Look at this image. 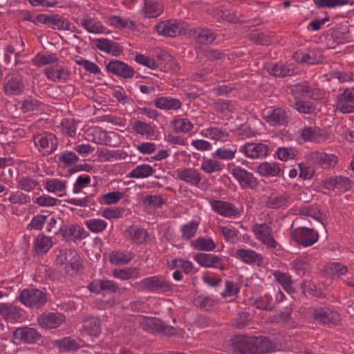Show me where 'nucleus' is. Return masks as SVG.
<instances>
[{
  "instance_id": "7ed1b4c3",
  "label": "nucleus",
  "mask_w": 354,
  "mask_h": 354,
  "mask_svg": "<svg viewBox=\"0 0 354 354\" xmlns=\"http://www.w3.org/2000/svg\"><path fill=\"white\" fill-rule=\"evenodd\" d=\"M255 237L268 249L274 250L279 246L272 228L266 223H255L252 227Z\"/></svg>"
},
{
  "instance_id": "a211bd4d",
  "label": "nucleus",
  "mask_w": 354,
  "mask_h": 354,
  "mask_svg": "<svg viewBox=\"0 0 354 354\" xmlns=\"http://www.w3.org/2000/svg\"><path fill=\"white\" fill-rule=\"evenodd\" d=\"M88 288L91 292L97 294L101 292L113 294L120 290L116 282L107 279H95L88 286Z\"/></svg>"
},
{
  "instance_id": "3c124183",
  "label": "nucleus",
  "mask_w": 354,
  "mask_h": 354,
  "mask_svg": "<svg viewBox=\"0 0 354 354\" xmlns=\"http://www.w3.org/2000/svg\"><path fill=\"white\" fill-rule=\"evenodd\" d=\"M58 57L54 53H39L32 59L33 64L37 66H41L50 64L56 63L58 61Z\"/></svg>"
},
{
  "instance_id": "f704fd0d",
  "label": "nucleus",
  "mask_w": 354,
  "mask_h": 354,
  "mask_svg": "<svg viewBox=\"0 0 354 354\" xmlns=\"http://www.w3.org/2000/svg\"><path fill=\"white\" fill-rule=\"evenodd\" d=\"M24 84L20 78L10 77L3 85L4 92L7 95H19L24 90Z\"/></svg>"
},
{
  "instance_id": "c85d7f7f",
  "label": "nucleus",
  "mask_w": 354,
  "mask_h": 354,
  "mask_svg": "<svg viewBox=\"0 0 354 354\" xmlns=\"http://www.w3.org/2000/svg\"><path fill=\"white\" fill-rule=\"evenodd\" d=\"M290 267L297 274L304 276L310 272V258L299 257L290 263Z\"/></svg>"
},
{
  "instance_id": "338daca9",
  "label": "nucleus",
  "mask_w": 354,
  "mask_h": 354,
  "mask_svg": "<svg viewBox=\"0 0 354 354\" xmlns=\"http://www.w3.org/2000/svg\"><path fill=\"white\" fill-rule=\"evenodd\" d=\"M176 132L187 133L193 129L192 123L187 118H176L173 122Z\"/></svg>"
},
{
  "instance_id": "e433bc0d",
  "label": "nucleus",
  "mask_w": 354,
  "mask_h": 354,
  "mask_svg": "<svg viewBox=\"0 0 354 354\" xmlns=\"http://www.w3.org/2000/svg\"><path fill=\"white\" fill-rule=\"evenodd\" d=\"M236 349L242 354H255L254 337H242L236 341Z\"/></svg>"
},
{
  "instance_id": "423d86ee",
  "label": "nucleus",
  "mask_w": 354,
  "mask_h": 354,
  "mask_svg": "<svg viewBox=\"0 0 354 354\" xmlns=\"http://www.w3.org/2000/svg\"><path fill=\"white\" fill-rule=\"evenodd\" d=\"M159 35L174 37L180 35L185 31L184 23L176 19L160 21L154 26Z\"/></svg>"
},
{
  "instance_id": "603ef678",
  "label": "nucleus",
  "mask_w": 354,
  "mask_h": 354,
  "mask_svg": "<svg viewBox=\"0 0 354 354\" xmlns=\"http://www.w3.org/2000/svg\"><path fill=\"white\" fill-rule=\"evenodd\" d=\"M8 201L13 205H26L30 203L31 198L29 195L19 189L12 192L8 198Z\"/></svg>"
},
{
  "instance_id": "7c9ffc66",
  "label": "nucleus",
  "mask_w": 354,
  "mask_h": 354,
  "mask_svg": "<svg viewBox=\"0 0 354 354\" xmlns=\"http://www.w3.org/2000/svg\"><path fill=\"white\" fill-rule=\"evenodd\" d=\"M202 135L211 140L216 141H225L229 137V133L225 129L211 127L202 131Z\"/></svg>"
},
{
  "instance_id": "5fc2aeb1",
  "label": "nucleus",
  "mask_w": 354,
  "mask_h": 354,
  "mask_svg": "<svg viewBox=\"0 0 354 354\" xmlns=\"http://www.w3.org/2000/svg\"><path fill=\"white\" fill-rule=\"evenodd\" d=\"M141 327L143 330L150 333H158L162 327V321L152 317H145L140 322Z\"/></svg>"
},
{
  "instance_id": "bf43d9fd",
  "label": "nucleus",
  "mask_w": 354,
  "mask_h": 354,
  "mask_svg": "<svg viewBox=\"0 0 354 354\" xmlns=\"http://www.w3.org/2000/svg\"><path fill=\"white\" fill-rule=\"evenodd\" d=\"M276 281L283 287L288 292L293 291L292 281L291 277L288 273L280 271H276L274 273Z\"/></svg>"
},
{
  "instance_id": "ea45409f",
  "label": "nucleus",
  "mask_w": 354,
  "mask_h": 354,
  "mask_svg": "<svg viewBox=\"0 0 354 354\" xmlns=\"http://www.w3.org/2000/svg\"><path fill=\"white\" fill-rule=\"evenodd\" d=\"M54 345L59 351L65 352L76 351L79 349L80 345L79 342L71 337H64L55 342Z\"/></svg>"
},
{
  "instance_id": "b1692460",
  "label": "nucleus",
  "mask_w": 354,
  "mask_h": 354,
  "mask_svg": "<svg viewBox=\"0 0 354 354\" xmlns=\"http://www.w3.org/2000/svg\"><path fill=\"white\" fill-rule=\"evenodd\" d=\"M308 158L324 169L333 167L337 162V157L335 155L317 151L310 153Z\"/></svg>"
},
{
  "instance_id": "de8ad7c7",
  "label": "nucleus",
  "mask_w": 354,
  "mask_h": 354,
  "mask_svg": "<svg viewBox=\"0 0 354 354\" xmlns=\"http://www.w3.org/2000/svg\"><path fill=\"white\" fill-rule=\"evenodd\" d=\"M133 255L131 252L124 251H113L109 254V261L112 264H127L131 261Z\"/></svg>"
},
{
  "instance_id": "9b49d317",
  "label": "nucleus",
  "mask_w": 354,
  "mask_h": 354,
  "mask_svg": "<svg viewBox=\"0 0 354 354\" xmlns=\"http://www.w3.org/2000/svg\"><path fill=\"white\" fill-rule=\"evenodd\" d=\"M263 119L272 126L284 125L290 121L287 112L282 108L264 110Z\"/></svg>"
},
{
  "instance_id": "4be33fe9",
  "label": "nucleus",
  "mask_w": 354,
  "mask_h": 354,
  "mask_svg": "<svg viewBox=\"0 0 354 354\" xmlns=\"http://www.w3.org/2000/svg\"><path fill=\"white\" fill-rule=\"evenodd\" d=\"M40 22L48 24L53 28L58 30H70L71 23L67 19L59 15H39L37 17Z\"/></svg>"
},
{
  "instance_id": "aec40b11",
  "label": "nucleus",
  "mask_w": 354,
  "mask_h": 354,
  "mask_svg": "<svg viewBox=\"0 0 354 354\" xmlns=\"http://www.w3.org/2000/svg\"><path fill=\"white\" fill-rule=\"evenodd\" d=\"M15 339L27 344H35L41 338V335L34 328L19 327L13 332Z\"/></svg>"
},
{
  "instance_id": "58836bf2",
  "label": "nucleus",
  "mask_w": 354,
  "mask_h": 354,
  "mask_svg": "<svg viewBox=\"0 0 354 354\" xmlns=\"http://www.w3.org/2000/svg\"><path fill=\"white\" fill-rule=\"evenodd\" d=\"M255 354H266L275 350V346L267 337H254Z\"/></svg>"
},
{
  "instance_id": "1a4fd4ad",
  "label": "nucleus",
  "mask_w": 354,
  "mask_h": 354,
  "mask_svg": "<svg viewBox=\"0 0 354 354\" xmlns=\"http://www.w3.org/2000/svg\"><path fill=\"white\" fill-rule=\"evenodd\" d=\"M66 320V317L58 312H44L37 317L38 324L46 329L58 328Z\"/></svg>"
},
{
  "instance_id": "39448f33",
  "label": "nucleus",
  "mask_w": 354,
  "mask_h": 354,
  "mask_svg": "<svg viewBox=\"0 0 354 354\" xmlns=\"http://www.w3.org/2000/svg\"><path fill=\"white\" fill-rule=\"evenodd\" d=\"M57 263L69 272L72 270L71 275L79 270L80 268V257L77 253L73 250L64 249L59 251L57 257Z\"/></svg>"
},
{
  "instance_id": "72a5a7b5",
  "label": "nucleus",
  "mask_w": 354,
  "mask_h": 354,
  "mask_svg": "<svg viewBox=\"0 0 354 354\" xmlns=\"http://www.w3.org/2000/svg\"><path fill=\"white\" fill-rule=\"evenodd\" d=\"M63 237L66 239H80L84 238V230L77 225H70L59 229Z\"/></svg>"
},
{
  "instance_id": "774afa93",
  "label": "nucleus",
  "mask_w": 354,
  "mask_h": 354,
  "mask_svg": "<svg viewBox=\"0 0 354 354\" xmlns=\"http://www.w3.org/2000/svg\"><path fill=\"white\" fill-rule=\"evenodd\" d=\"M86 226L92 232L100 233L106 229L107 223L102 219L91 218L86 221Z\"/></svg>"
},
{
  "instance_id": "bb28decb",
  "label": "nucleus",
  "mask_w": 354,
  "mask_h": 354,
  "mask_svg": "<svg viewBox=\"0 0 354 354\" xmlns=\"http://www.w3.org/2000/svg\"><path fill=\"white\" fill-rule=\"evenodd\" d=\"M95 46L99 50L110 53L113 56H119L122 53V49L116 42L108 39H97L95 40Z\"/></svg>"
},
{
  "instance_id": "412c9836",
  "label": "nucleus",
  "mask_w": 354,
  "mask_h": 354,
  "mask_svg": "<svg viewBox=\"0 0 354 354\" xmlns=\"http://www.w3.org/2000/svg\"><path fill=\"white\" fill-rule=\"evenodd\" d=\"M176 175L179 180L193 186H198L202 180L200 172L191 167L177 169Z\"/></svg>"
},
{
  "instance_id": "37998d69",
  "label": "nucleus",
  "mask_w": 354,
  "mask_h": 354,
  "mask_svg": "<svg viewBox=\"0 0 354 354\" xmlns=\"http://www.w3.org/2000/svg\"><path fill=\"white\" fill-rule=\"evenodd\" d=\"M82 327L86 333L91 336H97L101 333V322L97 317H88L86 319Z\"/></svg>"
},
{
  "instance_id": "9d476101",
  "label": "nucleus",
  "mask_w": 354,
  "mask_h": 354,
  "mask_svg": "<svg viewBox=\"0 0 354 354\" xmlns=\"http://www.w3.org/2000/svg\"><path fill=\"white\" fill-rule=\"evenodd\" d=\"M293 236L297 243L308 247L317 241L319 235L313 229L301 227L295 230Z\"/></svg>"
},
{
  "instance_id": "2eb2a0df",
  "label": "nucleus",
  "mask_w": 354,
  "mask_h": 354,
  "mask_svg": "<svg viewBox=\"0 0 354 354\" xmlns=\"http://www.w3.org/2000/svg\"><path fill=\"white\" fill-rule=\"evenodd\" d=\"M194 260L205 268H214L220 270H224L223 259L214 254L198 253L194 256Z\"/></svg>"
},
{
  "instance_id": "49530a36",
  "label": "nucleus",
  "mask_w": 354,
  "mask_h": 354,
  "mask_svg": "<svg viewBox=\"0 0 354 354\" xmlns=\"http://www.w3.org/2000/svg\"><path fill=\"white\" fill-rule=\"evenodd\" d=\"M193 248L198 251H213L216 248V243L211 238L199 237L192 242Z\"/></svg>"
},
{
  "instance_id": "ddd939ff",
  "label": "nucleus",
  "mask_w": 354,
  "mask_h": 354,
  "mask_svg": "<svg viewBox=\"0 0 354 354\" xmlns=\"http://www.w3.org/2000/svg\"><path fill=\"white\" fill-rule=\"evenodd\" d=\"M337 109L343 113L354 111V89L346 88L337 97Z\"/></svg>"
},
{
  "instance_id": "c756f323",
  "label": "nucleus",
  "mask_w": 354,
  "mask_h": 354,
  "mask_svg": "<svg viewBox=\"0 0 354 354\" xmlns=\"http://www.w3.org/2000/svg\"><path fill=\"white\" fill-rule=\"evenodd\" d=\"M17 187L26 192H31L35 190L41 191L39 181L30 176H21L17 178Z\"/></svg>"
},
{
  "instance_id": "473e14b6",
  "label": "nucleus",
  "mask_w": 354,
  "mask_h": 354,
  "mask_svg": "<svg viewBox=\"0 0 354 354\" xmlns=\"http://www.w3.org/2000/svg\"><path fill=\"white\" fill-rule=\"evenodd\" d=\"M0 314L7 320L18 321L22 314L20 310L10 304H3L0 306Z\"/></svg>"
},
{
  "instance_id": "13d9d810",
  "label": "nucleus",
  "mask_w": 354,
  "mask_h": 354,
  "mask_svg": "<svg viewBox=\"0 0 354 354\" xmlns=\"http://www.w3.org/2000/svg\"><path fill=\"white\" fill-rule=\"evenodd\" d=\"M99 156L104 158L106 161H111L113 160H122L127 157V153L123 149L118 150H102L99 153Z\"/></svg>"
},
{
  "instance_id": "c03bdc74",
  "label": "nucleus",
  "mask_w": 354,
  "mask_h": 354,
  "mask_svg": "<svg viewBox=\"0 0 354 354\" xmlns=\"http://www.w3.org/2000/svg\"><path fill=\"white\" fill-rule=\"evenodd\" d=\"M300 137L304 142H319L322 133L319 128L308 127L301 130Z\"/></svg>"
},
{
  "instance_id": "6ab92c4d",
  "label": "nucleus",
  "mask_w": 354,
  "mask_h": 354,
  "mask_svg": "<svg viewBox=\"0 0 354 354\" xmlns=\"http://www.w3.org/2000/svg\"><path fill=\"white\" fill-rule=\"evenodd\" d=\"M125 239L133 244H142L149 239V234L142 227L132 225L128 227L123 233Z\"/></svg>"
},
{
  "instance_id": "0eeeda50",
  "label": "nucleus",
  "mask_w": 354,
  "mask_h": 354,
  "mask_svg": "<svg viewBox=\"0 0 354 354\" xmlns=\"http://www.w3.org/2000/svg\"><path fill=\"white\" fill-rule=\"evenodd\" d=\"M209 203L214 212L224 217L236 218L241 214V209L231 203L214 199Z\"/></svg>"
},
{
  "instance_id": "f3484780",
  "label": "nucleus",
  "mask_w": 354,
  "mask_h": 354,
  "mask_svg": "<svg viewBox=\"0 0 354 354\" xmlns=\"http://www.w3.org/2000/svg\"><path fill=\"white\" fill-rule=\"evenodd\" d=\"M46 77L55 82H65L70 77L71 72L65 67L59 64H52L44 70Z\"/></svg>"
},
{
  "instance_id": "69168bd1",
  "label": "nucleus",
  "mask_w": 354,
  "mask_h": 354,
  "mask_svg": "<svg viewBox=\"0 0 354 354\" xmlns=\"http://www.w3.org/2000/svg\"><path fill=\"white\" fill-rule=\"evenodd\" d=\"M254 305L256 308L267 311H270L274 308V302L272 297L268 295H265L257 299Z\"/></svg>"
},
{
  "instance_id": "864d4df0",
  "label": "nucleus",
  "mask_w": 354,
  "mask_h": 354,
  "mask_svg": "<svg viewBox=\"0 0 354 354\" xmlns=\"http://www.w3.org/2000/svg\"><path fill=\"white\" fill-rule=\"evenodd\" d=\"M268 72L274 76L286 77L291 76L294 74V70L292 68L285 65H280L279 64H274L268 66Z\"/></svg>"
},
{
  "instance_id": "4468645a",
  "label": "nucleus",
  "mask_w": 354,
  "mask_h": 354,
  "mask_svg": "<svg viewBox=\"0 0 354 354\" xmlns=\"http://www.w3.org/2000/svg\"><path fill=\"white\" fill-rule=\"evenodd\" d=\"M106 68L109 73L123 78H131L135 75L134 69L127 64L116 59H112L106 63Z\"/></svg>"
},
{
  "instance_id": "680f3d73",
  "label": "nucleus",
  "mask_w": 354,
  "mask_h": 354,
  "mask_svg": "<svg viewBox=\"0 0 354 354\" xmlns=\"http://www.w3.org/2000/svg\"><path fill=\"white\" fill-rule=\"evenodd\" d=\"M100 136L102 142L107 146L116 147L120 144L118 135L113 131H102Z\"/></svg>"
},
{
  "instance_id": "052dcab7",
  "label": "nucleus",
  "mask_w": 354,
  "mask_h": 354,
  "mask_svg": "<svg viewBox=\"0 0 354 354\" xmlns=\"http://www.w3.org/2000/svg\"><path fill=\"white\" fill-rule=\"evenodd\" d=\"M163 12V6L159 2L151 0L145 2V13L148 17H156Z\"/></svg>"
},
{
  "instance_id": "20e7f679",
  "label": "nucleus",
  "mask_w": 354,
  "mask_h": 354,
  "mask_svg": "<svg viewBox=\"0 0 354 354\" xmlns=\"http://www.w3.org/2000/svg\"><path fill=\"white\" fill-rule=\"evenodd\" d=\"M229 171L238 181L243 189H254L258 185V181L254 175L234 163L230 164Z\"/></svg>"
},
{
  "instance_id": "09e8293b",
  "label": "nucleus",
  "mask_w": 354,
  "mask_h": 354,
  "mask_svg": "<svg viewBox=\"0 0 354 354\" xmlns=\"http://www.w3.org/2000/svg\"><path fill=\"white\" fill-rule=\"evenodd\" d=\"M44 188L50 193L58 194L66 189V182L57 178L47 180L44 185Z\"/></svg>"
},
{
  "instance_id": "e2e57ef3",
  "label": "nucleus",
  "mask_w": 354,
  "mask_h": 354,
  "mask_svg": "<svg viewBox=\"0 0 354 354\" xmlns=\"http://www.w3.org/2000/svg\"><path fill=\"white\" fill-rule=\"evenodd\" d=\"M223 169L222 164L216 160L205 158L201 164V169L207 174L220 171Z\"/></svg>"
},
{
  "instance_id": "393cba45",
  "label": "nucleus",
  "mask_w": 354,
  "mask_h": 354,
  "mask_svg": "<svg viewBox=\"0 0 354 354\" xmlns=\"http://www.w3.org/2000/svg\"><path fill=\"white\" fill-rule=\"evenodd\" d=\"M324 185L325 188L328 189H337L341 192H346L351 189V180L346 176H334L326 179Z\"/></svg>"
},
{
  "instance_id": "5701e85b",
  "label": "nucleus",
  "mask_w": 354,
  "mask_h": 354,
  "mask_svg": "<svg viewBox=\"0 0 354 354\" xmlns=\"http://www.w3.org/2000/svg\"><path fill=\"white\" fill-rule=\"evenodd\" d=\"M76 22L91 33L100 34L103 33L105 30L104 26L100 21L89 15H84L82 18H77Z\"/></svg>"
},
{
  "instance_id": "f257e3e1",
  "label": "nucleus",
  "mask_w": 354,
  "mask_h": 354,
  "mask_svg": "<svg viewBox=\"0 0 354 354\" xmlns=\"http://www.w3.org/2000/svg\"><path fill=\"white\" fill-rule=\"evenodd\" d=\"M20 301L26 306L32 309H39L48 301L45 292L37 288H26L23 290L19 297Z\"/></svg>"
},
{
  "instance_id": "79ce46f5",
  "label": "nucleus",
  "mask_w": 354,
  "mask_h": 354,
  "mask_svg": "<svg viewBox=\"0 0 354 354\" xmlns=\"http://www.w3.org/2000/svg\"><path fill=\"white\" fill-rule=\"evenodd\" d=\"M197 42L201 44H212L216 39V34L209 29L198 28L194 30Z\"/></svg>"
},
{
  "instance_id": "8fccbe9b",
  "label": "nucleus",
  "mask_w": 354,
  "mask_h": 354,
  "mask_svg": "<svg viewBox=\"0 0 354 354\" xmlns=\"http://www.w3.org/2000/svg\"><path fill=\"white\" fill-rule=\"evenodd\" d=\"M315 6L317 8H335L337 7L343 6L347 4L353 5L354 1H349L348 0H313Z\"/></svg>"
},
{
  "instance_id": "cd10ccee",
  "label": "nucleus",
  "mask_w": 354,
  "mask_h": 354,
  "mask_svg": "<svg viewBox=\"0 0 354 354\" xmlns=\"http://www.w3.org/2000/svg\"><path fill=\"white\" fill-rule=\"evenodd\" d=\"M289 202V195L287 194L272 193L268 196L266 205L272 209L286 207Z\"/></svg>"
},
{
  "instance_id": "4c0bfd02",
  "label": "nucleus",
  "mask_w": 354,
  "mask_h": 354,
  "mask_svg": "<svg viewBox=\"0 0 354 354\" xmlns=\"http://www.w3.org/2000/svg\"><path fill=\"white\" fill-rule=\"evenodd\" d=\"M257 172L262 176H276L281 171L279 163L263 162L257 167Z\"/></svg>"
},
{
  "instance_id": "dca6fc26",
  "label": "nucleus",
  "mask_w": 354,
  "mask_h": 354,
  "mask_svg": "<svg viewBox=\"0 0 354 354\" xmlns=\"http://www.w3.org/2000/svg\"><path fill=\"white\" fill-rule=\"evenodd\" d=\"M314 319L324 324H337L339 321V314L328 307L317 308L313 311Z\"/></svg>"
},
{
  "instance_id": "0e129e2a",
  "label": "nucleus",
  "mask_w": 354,
  "mask_h": 354,
  "mask_svg": "<svg viewBox=\"0 0 354 354\" xmlns=\"http://www.w3.org/2000/svg\"><path fill=\"white\" fill-rule=\"evenodd\" d=\"M198 227V223L195 221H189L182 225L180 230L183 239L188 241L193 238L196 235Z\"/></svg>"
},
{
  "instance_id": "c9c22d12",
  "label": "nucleus",
  "mask_w": 354,
  "mask_h": 354,
  "mask_svg": "<svg viewBox=\"0 0 354 354\" xmlns=\"http://www.w3.org/2000/svg\"><path fill=\"white\" fill-rule=\"evenodd\" d=\"M53 241L51 237L44 234L37 236L34 243V250L39 255L44 254L52 247Z\"/></svg>"
},
{
  "instance_id": "a18cd8bd",
  "label": "nucleus",
  "mask_w": 354,
  "mask_h": 354,
  "mask_svg": "<svg viewBox=\"0 0 354 354\" xmlns=\"http://www.w3.org/2000/svg\"><path fill=\"white\" fill-rule=\"evenodd\" d=\"M154 171L149 165H139L129 172L128 176L133 178H145L151 176Z\"/></svg>"
},
{
  "instance_id": "a878e982",
  "label": "nucleus",
  "mask_w": 354,
  "mask_h": 354,
  "mask_svg": "<svg viewBox=\"0 0 354 354\" xmlns=\"http://www.w3.org/2000/svg\"><path fill=\"white\" fill-rule=\"evenodd\" d=\"M234 256L248 264L259 266L263 262L261 255L250 249H238Z\"/></svg>"
},
{
  "instance_id": "6e6552de",
  "label": "nucleus",
  "mask_w": 354,
  "mask_h": 354,
  "mask_svg": "<svg viewBox=\"0 0 354 354\" xmlns=\"http://www.w3.org/2000/svg\"><path fill=\"white\" fill-rule=\"evenodd\" d=\"M34 143L43 155L52 153L57 147V140L53 134H38L34 137Z\"/></svg>"
},
{
  "instance_id": "a19ab883",
  "label": "nucleus",
  "mask_w": 354,
  "mask_h": 354,
  "mask_svg": "<svg viewBox=\"0 0 354 354\" xmlns=\"http://www.w3.org/2000/svg\"><path fill=\"white\" fill-rule=\"evenodd\" d=\"M293 59L298 63L316 64L321 62V58L317 57L315 51L304 53L303 51H297L293 55Z\"/></svg>"
},
{
  "instance_id": "2f4dec72",
  "label": "nucleus",
  "mask_w": 354,
  "mask_h": 354,
  "mask_svg": "<svg viewBox=\"0 0 354 354\" xmlns=\"http://www.w3.org/2000/svg\"><path fill=\"white\" fill-rule=\"evenodd\" d=\"M154 104L157 108L167 111L178 110L182 106V103L178 99L169 97H160L156 99Z\"/></svg>"
},
{
  "instance_id": "6e6d98bb",
  "label": "nucleus",
  "mask_w": 354,
  "mask_h": 354,
  "mask_svg": "<svg viewBox=\"0 0 354 354\" xmlns=\"http://www.w3.org/2000/svg\"><path fill=\"white\" fill-rule=\"evenodd\" d=\"M109 22L111 26L117 28H129L133 30L136 28V24L127 18H122L120 16H111L109 17Z\"/></svg>"
},
{
  "instance_id": "f8f14e48",
  "label": "nucleus",
  "mask_w": 354,
  "mask_h": 354,
  "mask_svg": "<svg viewBox=\"0 0 354 354\" xmlns=\"http://www.w3.org/2000/svg\"><path fill=\"white\" fill-rule=\"evenodd\" d=\"M239 151L250 158H260L266 157L268 152L267 145L261 142H249L242 145Z\"/></svg>"
},
{
  "instance_id": "4d7b16f0",
  "label": "nucleus",
  "mask_w": 354,
  "mask_h": 354,
  "mask_svg": "<svg viewBox=\"0 0 354 354\" xmlns=\"http://www.w3.org/2000/svg\"><path fill=\"white\" fill-rule=\"evenodd\" d=\"M133 130L137 134H140L143 136H151L154 133V130L151 124L136 120L132 124Z\"/></svg>"
},
{
  "instance_id": "f03ea898",
  "label": "nucleus",
  "mask_w": 354,
  "mask_h": 354,
  "mask_svg": "<svg viewBox=\"0 0 354 354\" xmlns=\"http://www.w3.org/2000/svg\"><path fill=\"white\" fill-rule=\"evenodd\" d=\"M137 286L140 291L151 292H165L172 290V285L160 276L147 277L139 281Z\"/></svg>"
}]
</instances>
